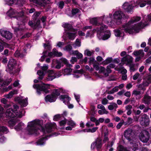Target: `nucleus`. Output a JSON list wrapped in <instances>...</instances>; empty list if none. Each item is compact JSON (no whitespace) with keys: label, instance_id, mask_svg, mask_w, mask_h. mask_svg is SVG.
<instances>
[{"label":"nucleus","instance_id":"nucleus-25","mask_svg":"<svg viewBox=\"0 0 151 151\" xmlns=\"http://www.w3.org/2000/svg\"><path fill=\"white\" fill-rule=\"evenodd\" d=\"M112 68H114L115 70L118 71L119 73H120L122 75L126 74L127 70L124 68L122 67H110Z\"/></svg>","mask_w":151,"mask_h":151},{"label":"nucleus","instance_id":"nucleus-27","mask_svg":"<svg viewBox=\"0 0 151 151\" xmlns=\"http://www.w3.org/2000/svg\"><path fill=\"white\" fill-rule=\"evenodd\" d=\"M142 101L145 104L149 105L150 101H151V97L148 94H146L145 95Z\"/></svg>","mask_w":151,"mask_h":151},{"label":"nucleus","instance_id":"nucleus-31","mask_svg":"<svg viewBox=\"0 0 151 151\" xmlns=\"http://www.w3.org/2000/svg\"><path fill=\"white\" fill-rule=\"evenodd\" d=\"M73 72L75 73L73 75V77L75 78H78L80 76V74L83 72V70L81 69L74 71Z\"/></svg>","mask_w":151,"mask_h":151},{"label":"nucleus","instance_id":"nucleus-13","mask_svg":"<svg viewBox=\"0 0 151 151\" xmlns=\"http://www.w3.org/2000/svg\"><path fill=\"white\" fill-rule=\"evenodd\" d=\"M150 83H151V76H149L144 78L143 83L141 84L138 85L137 87L142 90H145V87L148 86Z\"/></svg>","mask_w":151,"mask_h":151},{"label":"nucleus","instance_id":"nucleus-19","mask_svg":"<svg viewBox=\"0 0 151 151\" xmlns=\"http://www.w3.org/2000/svg\"><path fill=\"white\" fill-rule=\"evenodd\" d=\"M134 135V133L132 129H128L124 132V137L129 140H131Z\"/></svg>","mask_w":151,"mask_h":151},{"label":"nucleus","instance_id":"nucleus-40","mask_svg":"<svg viewBox=\"0 0 151 151\" xmlns=\"http://www.w3.org/2000/svg\"><path fill=\"white\" fill-rule=\"evenodd\" d=\"M98 127H93L92 129H84L83 131L84 132H91L93 133L95 132L96 130L98 129Z\"/></svg>","mask_w":151,"mask_h":151},{"label":"nucleus","instance_id":"nucleus-35","mask_svg":"<svg viewBox=\"0 0 151 151\" xmlns=\"http://www.w3.org/2000/svg\"><path fill=\"white\" fill-rule=\"evenodd\" d=\"M133 54L135 56H139L141 57H143L144 55L143 50H141L135 51L133 52Z\"/></svg>","mask_w":151,"mask_h":151},{"label":"nucleus","instance_id":"nucleus-58","mask_svg":"<svg viewBox=\"0 0 151 151\" xmlns=\"http://www.w3.org/2000/svg\"><path fill=\"white\" fill-rule=\"evenodd\" d=\"M14 67H7L6 69V71L7 72L9 73H13V72L11 71V69L13 70Z\"/></svg>","mask_w":151,"mask_h":151},{"label":"nucleus","instance_id":"nucleus-61","mask_svg":"<svg viewBox=\"0 0 151 151\" xmlns=\"http://www.w3.org/2000/svg\"><path fill=\"white\" fill-rule=\"evenodd\" d=\"M40 14V12H36L34 13L33 15L32 16L33 18L34 19L36 20L37 17Z\"/></svg>","mask_w":151,"mask_h":151},{"label":"nucleus","instance_id":"nucleus-55","mask_svg":"<svg viewBox=\"0 0 151 151\" xmlns=\"http://www.w3.org/2000/svg\"><path fill=\"white\" fill-rule=\"evenodd\" d=\"M61 61L65 65L68 66L70 65L69 64V62L68 60L65 58H62L61 59Z\"/></svg>","mask_w":151,"mask_h":151},{"label":"nucleus","instance_id":"nucleus-34","mask_svg":"<svg viewBox=\"0 0 151 151\" xmlns=\"http://www.w3.org/2000/svg\"><path fill=\"white\" fill-rule=\"evenodd\" d=\"M70 54L76 55L78 58H81L83 57L82 54L80 53L78 50L72 51V53L70 52Z\"/></svg>","mask_w":151,"mask_h":151},{"label":"nucleus","instance_id":"nucleus-15","mask_svg":"<svg viewBox=\"0 0 151 151\" xmlns=\"http://www.w3.org/2000/svg\"><path fill=\"white\" fill-rule=\"evenodd\" d=\"M101 142V140L100 139H96L92 143L91 146V149L93 150L95 149L96 148L98 151L102 147Z\"/></svg>","mask_w":151,"mask_h":151},{"label":"nucleus","instance_id":"nucleus-49","mask_svg":"<svg viewBox=\"0 0 151 151\" xmlns=\"http://www.w3.org/2000/svg\"><path fill=\"white\" fill-rule=\"evenodd\" d=\"M81 45L80 40L79 39H77L76 40L75 43L73 45V46L74 47H80Z\"/></svg>","mask_w":151,"mask_h":151},{"label":"nucleus","instance_id":"nucleus-41","mask_svg":"<svg viewBox=\"0 0 151 151\" xmlns=\"http://www.w3.org/2000/svg\"><path fill=\"white\" fill-rule=\"evenodd\" d=\"M94 53V51L93 50L90 51L88 49L86 50L84 52V54L88 56H91Z\"/></svg>","mask_w":151,"mask_h":151},{"label":"nucleus","instance_id":"nucleus-5","mask_svg":"<svg viewBox=\"0 0 151 151\" xmlns=\"http://www.w3.org/2000/svg\"><path fill=\"white\" fill-rule=\"evenodd\" d=\"M14 110L12 109H9L7 110L6 113V116L8 118L17 117L21 118L23 116L24 111L23 109L18 111L19 107L16 105L13 106Z\"/></svg>","mask_w":151,"mask_h":151},{"label":"nucleus","instance_id":"nucleus-60","mask_svg":"<svg viewBox=\"0 0 151 151\" xmlns=\"http://www.w3.org/2000/svg\"><path fill=\"white\" fill-rule=\"evenodd\" d=\"M12 79L11 78L9 79L8 80H6V81H4L3 83V85L4 86H7L9 83L11 82Z\"/></svg>","mask_w":151,"mask_h":151},{"label":"nucleus","instance_id":"nucleus-2","mask_svg":"<svg viewBox=\"0 0 151 151\" xmlns=\"http://www.w3.org/2000/svg\"><path fill=\"white\" fill-rule=\"evenodd\" d=\"M140 19V17H134L125 24L115 29L114 31L115 35L117 37H122L124 35V32L129 34L138 32L139 30L147 25L150 21H151V14L145 15L140 23L137 24H134V23L139 21Z\"/></svg>","mask_w":151,"mask_h":151},{"label":"nucleus","instance_id":"nucleus-11","mask_svg":"<svg viewBox=\"0 0 151 151\" xmlns=\"http://www.w3.org/2000/svg\"><path fill=\"white\" fill-rule=\"evenodd\" d=\"M133 58L129 55H127L122 58L120 64L123 65L124 64L127 65H132Z\"/></svg>","mask_w":151,"mask_h":151},{"label":"nucleus","instance_id":"nucleus-36","mask_svg":"<svg viewBox=\"0 0 151 151\" xmlns=\"http://www.w3.org/2000/svg\"><path fill=\"white\" fill-rule=\"evenodd\" d=\"M63 27L65 28V30L66 31L67 30H69V31H71L72 29V27L71 25L68 23H65L63 24Z\"/></svg>","mask_w":151,"mask_h":151},{"label":"nucleus","instance_id":"nucleus-4","mask_svg":"<svg viewBox=\"0 0 151 151\" xmlns=\"http://www.w3.org/2000/svg\"><path fill=\"white\" fill-rule=\"evenodd\" d=\"M35 69H40L37 71V73L39 77L38 79L42 80L46 73H47V76L46 78L47 81H52L56 78V73L53 70H47V67H38Z\"/></svg>","mask_w":151,"mask_h":151},{"label":"nucleus","instance_id":"nucleus-8","mask_svg":"<svg viewBox=\"0 0 151 151\" xmlns=\"http://www.w3.org/2000/svg\"><path fill=\"white\" fill-rule=\"evenodd\" d=\"M137 6L135 2L134 1L131 2H126L122 6V8L128 13L132 14L133 12V9Z\"/></svg>","mask_w":151,"mask_h":151},{"label":"nucleus","instance_id":"nucleus-48","mask_svg":"<svg viewBox=\"0 0 151 151\" xmlns=\"http://www.w3.org/2000/svg\"><path fill=\"white\" fill-rule=\"evenodd\" d=\"M108 113V111L106 109H104V110H100L98 111V113L100 115H102L104 114H107Z\"/></svg>","mask_w":151,"mask_h":151},{"label":"nucleus","instance_id":"nucleus-57","mask_svg":"<svg viewBox=\"0 0 151 151\" xmlns=\"http://www.w3.org/2000/svg\"><path fill=\"white\" fill-rule=\"evenodd\" d=\"M16 0H5L7 4L9 5L13 4Z\"/></svg>","mask_w":151,"mask_h":151},{"label":"nucleus","instance_id":"nucleus-38","mask_svg":"<svg viewBox=\"0 0 151 151\" xmlns=\"http://www.w3.org/2000/svg\"><path fill=\"white\" fill-rule=\"evenodd\" d=\"M118 107L117 104L115 103H112L108 106V109L109 110H112L114 109H116Z\"/></svg>","mask_w":151,"mask_h":151},{"label":"nucleus","instance_id":"nucleus-1","mask_svg":"<svg viewBox=\"0 0 151 151\" xmlns=\"http://www.w3.org/2000/svg\"><path fill=\"white\" fill-rule=\"evenodd\" d=\"M24 127V124L20 122L14 127L16 131H22L20 135L22 137L24 138L26 137L28 135L37 136L40 134V131L49 133L56 128V125L54 122L48 123L45 125L44 128L43 127V121L36 119L29 122L27 129L22 130Z\"/></svg>","mask_w":151,"mask_h":151},{"label":"nucleus","instance_id":"nucleus-39","mask_svg":"<svg viewBox=\"0 0 151 151\" xmlns=\"http://www.w3.org/2000/svg\"><path fill=\"white\" fill-rule=\"evenodd\" d=\"M112 59L111 57H109L107 58L105 60L102 62L103 65H107L112 61Z\"/></svg>","mask_w":151,"mask_h":151},{"label":"nucleus","instance_id":"nucleus-12","mask_svg":"<svg viewBox=\"0 0 151 151\" xmlns=\"http://www.w3.org/2000/svg\"><path fill=\"white\" fill-rule=\"evenodd\" d=\"M27 99V98L23 99V97L21 96L16 97L14 98L15 101L18 102L22 107H25L28 105Z\"/></svg>","mask_w":151,"mask_h":151},{"label":"nucleus","instance_id":"nucleus-16","mask_svg":"<svg viewBox=\"0 0 151 151\" xmlns=\"http://www.w3.org/2000/svg\"><path fill=\"white\" fill-rule=\"evenodd\" d=\"M77 33L75 29H72L71 31H70L68 32H66L64 33V35L63 36V38L64 40H66V37L65 35L67 34L69 38L71 40H73L76 37V35Z\"/></svg>","mask_w":151,"mask_h":151},{"label":"nucleus","instance_id":"nucleus-53","mask_svg":"<svg viewBox=\"0 0 151 151\" xmlns=\"http://www.w3.org/2000/svg\"><path fill=\"white\" fill-rule=\"evenodd\" d=\"M131 146L132 147V150L134 151H135L137 148V145L135 143H131Z\"/></svg>","mask_w":151,"mask_h":151},{"label":"nucleus","instance_id":"nucleus-64","mask_svg":"<svg viewBox=\"0 0 151 151\" xmlns=\"http://www.w3.org/2000/svg\"><path fill=\"white\" fill-rule=\"evenodd\" d=\"M119 149L118 151H127L126 149L124 148L122 145H119Z\"/></svg>","mask_w":151,"mask_h":151},{"label":"nucleus","instance_id":"nucleus-33","mask_svg":"<svg viewBox=\"0 0 151 151\" xmlns=\"http://www.w3.org/2000/svg\"><path fill=\"white\" fill-rule=\"evenodd\" d=\"M67 122L68 120L66 119H65L59 122V126L61 127V129L64 128L66 124L67 123Z\"/></svg>","mask_w":151,"mask_h":151},{"label":"nucleus","instance_id":"nucleus-6","mask_svg":"<svg viewBox=\"0 0 151 151\" xmlns=\"http://www.w3.org/2000/svg\"><path fill=\"white\" fill-rule=\"evenodd\" d=\"M112 16L111 14H109V16H107L108 17H110L109 23L110 22L112 25H115L120 24L122 23V18L124 17L125 15L122 11H118L114 13L113 15V18L111 19V17Z\"/></svg>","mask_w":151,"mask_h":151},{"label":"nucleus","instance_id":"nucleus-42","mask_svg":"<svg viewBox=\"0 0 151 151\" xmlns=\"http://www.w3.org/2000/svg\"><path fill=\"white\" fill-rule=\"evenodd\" d=\"M96 32V31L94 30V29L93 30H90L89 31H88L86 34V37H92L93 36V34L94 32Z\"/></svg>","mask_w":151,"mask_h":151},{"label":"nucleus","instance_id":"nucleus-26","mask_svg":"<svg viewBox=\"0 0 151 151\" xmlns=\"http://www.w3.org/2000/svg\"><path fill=\"white\" fill-rule=\"evenodd\" d=\"M47 139L46 137H42L36 142L35 144L37 145H43L45 144V141Z\"/></svg>","mask_w":151,"mask_h":151},{"label":"nucleus","instance_id":"nucleus-62","mask_svg":"<svg viewBox=\"0 0 151 151\" xmlns=\"http://www.w3.org/2000/svg\"><path fill=\"white\" fill-rule=\"evenodd\" d=\"M64 5V3L63 1H61L58 2V6L60 9H62Z\"/></svg>","mask_w":151,"mask_h":151},{"label":"nucleus","instance_id":"nucleus-14","mask_svg":"<svg viewBox=\"0 0 151 151\" xmlns=\"http://www.w3.org/2000/svg\"><path fill=\"white\" fill-rule=\"evenodd\" d=\"M149 134L148 132L145 130L141 132L139 135V139L143 142H147L149 139Z\"/></svg>","mask_w":151,"mask_h":151},{"label":"nucleus","instance_id":"nucleus-20","mask_svg":"<svg viewBox=\"0 0 151 151\" xmlns=\"http://www.w3.org/2000/svg\"><path fill=\"white\" fill-rule=\"evenodd\" d=\"M135 4L141 7L145 6L146 4L151 5V0H137Z\"/></svg>","mask_w":151,"mask_h":151},{"label":"nucleus","instance_id":"nucleus-9","mask_svg":"<svg viewBox=\"0 0 151 151\" xmlns=\"http://www.w3.org/2000/svg\"><path fill=\"white\" fill-rule=\"evenodd\" d=\"M33 87L34 88L37 90V93L38 94H40L41 92L43 91L45 93H47L48 92L47 90L50 88V85L49 84H45L44 83H42V85L40 86L39 84H34Z\"/></svg>","mask_w":151,"mask_h":151},{"label":"nucleus","instance_id":"nucleus-37","mask_svg":"<svg viewBox=\"0 0 151 151\" xmlns=\"http://www.w3.org/2000/svg\"><path fill=\"white\" fill-rule=\"evenodd\" d=\"M17 65V61L15 60L12 59L9 60L8 66L10 65H11V66H14Z\"/></svg>","mask_w":151,"mask_h":151},{"label":"nucleus","instance_id":"nucleus-28","mask_svg":"<svg viewBox=\"0 0 151 151\" xmlns=\"http://www.w3.org/2000/svg\"><path fill=\"white\" fill-rule=\"evenodd\" d=\"M18 91V90H13L9 92L8 94L4 95V96L7 99H10L14 95L17 94Z\"/></svg>","mask_w":151,"mask_h":151},{"label":"nucleus","instance_id":"nucleus-23","mask_svg":"<svg viewBox=\"0 0 151 151\" xmlns=\"http://www.w3.org/2000/svg\"><path fill=\"white\" fill-rule=\"evenodd\" d=\"M56 96L52 93L50 95H47L45 98V100L47 102H55L56 99Z\"/></svg>","mask_w":151,"mask_h":151},{"label":"nucleus","instance_id":"nucleus-3","mask_svg":"<svg viewBox=\"0 0 151 151\" xmlns=\"http://www.w3.org/2000/svg\"><path fill=\"white\" fill-rule=\"evenodd\" d=\"M110 19V17L102 16L100 17L94 18L90 19V22L91 24L98 26L94 29V30L96 31L97 36L99 39L105 40L110 37V32L108 30L106 31L107 28V26L101 22L102 21H104L108 24Z\"/></svg>","mask_w":151,"mask_h":151},{"label":"nucleus","instance_id":"nucleus-30","mask_svg":"<svg viewBox=\"0 0 151 151\" xmlns=\"http://www.w3.org/2000/svg\"><path fill=\"white\" fill-rule=\"evenodd\" d=\"M65 91L61 88H60L58 89H55L53 91L52 93L54 95H55L57 96L60 95L61 93H65Z\"/></svg>","mask_w":151,"mask_h":151},{"label":"nucleus","instance_id":"nucleus-47","mask_svg":"<svg viewBox=\"0 0 151 151\" xmlns=\"http://www.w3.org/2000/svg\"><path fill=\"white\" fill-rule=\"evenodd\" d=\"M72 49V46L70 45H68L66 46L65 47L63 48V49L64 50L69 52L70 54V52L72 53V51H71Z\"/></svg>","mask_w":151,"mask_h":151},{"label":"nucleus","instance_id":"nucleus-63","mask_svg":"<svg viewBox=\"0 0 151 151\" xmlns=\"http://www.w3.org/2000/svg\"><path fill=\"white\" fill-rule=\"evenodd\" d=\"M140 76L139 74L138 73H136L133 76V79L134 80H136Z\"/></svg>","mask_w":151,"mask_h":151},{"label":"nucleus","instance_id":"nucleus-21","mask_svg":"<svg viewBox=\"0 0 151 151\" xmlns=\"http://www.w3.org/2000/svg\"><path fill=\"white\" fill-rule=\"evenodd\" d=\"M0 33L2 36L6 39L10 40L12 37V34L9 31L6 30H1L0 31Z\"/></svg>","mask_w":151,"mask_h":151},{"label":"nucleus","instance_id":"nucleus-54","mask_svg":"<svg viewBox=\"0 0 151 151\" xmlns=\"http://www.w3.org/2000/svg\"><path fill=\"white\" fill-rule=\"evenodd\" d=\"M119 90L118 88L117 87H115L113 89L109 91L108 93L109 94H113L114 92L117 91Z\"/></svg>","mask_w":151,"mask_h":151},{"label":"nucleus","instance_id":"nucleus-46","mask_svg":"<svg viewBox=\"0 0 151 151\" xmlns=\"http://www.w3.org/2000/svg\"><path fill=\"white\" fill-rule=\"evenodd\" d=\"M47 51H45L43 52V55L42 56L41 58L40 59V60L41 61H43L45 58L47 57Z\"/></svg>","mask_w":151,"mask_h":151},{"label":"nucleus","instance_id":"nucleus-18","mask_svg":"<svg viewBox=\"0 0 151 151\" xmlns=\"http://www.w3.org/2000/svg\"><path fill=\"white\" fill-rule=\"evenodd\" d=\"M30 2L35 4L36 5H39L42 6H45L47 4H49L50 1L49 0H41L39 1L38 0H29Z\"/></svg>","mask_w":151,"mask_h":151},{"label":"nucleus","instance_id":"nucleus-22","mask_svg":"<svg viewBox=\"0 0 151 151\" xmlns=\"http://www.w3.org/2000/svg\"><path fill=\"white\" fill-rule=\"evenodd\" d=\"M47 56H50V57H54L56 56L58 57H60L62 55V54L61 52H58L56 50V49H53L52 52H47Z\"/></svg>","mask_w":151,"mask_h":151},{"label":"nucleus","instance_id":"nucleus-45","mask_svg":"<svg viewBox=\"0 0 151 151\" xmlns=\"http://www.w3.org/2000/svg\"><path fill=\"white\" fill-rule=\"evenodd\" d=\"M67 124L68 125L71 127L73 128L75 127L76 126V123L72 120L68 121Z\"/></svg>","mask_w":151,"mask_h":151},{"label":"nucleus","instance_id":"nucleus-50","mask_svg":"<svg viewBox=\"0 0 151 151\" xmlns=\"http://www.w3.org/2000/svg\"><path fill=\"white\" fill-rule=\"evenodd\" d=\"M44 46L45 49L48 50H50L52 48L51 45L49 43L44 44Z\"/></svg>","mask_w":151,"mask_h":151},{"label":"nucleus","instance_id":"nucleus-24","mask_svg":"<svg viewBox=\"0 0 151 151\" xmlns=\"http://www.w3.org/2000/svg\"><path fill=\"white\" fill-rule=\"evenodd\" d=\"M60 99L66 105H68L69 103L70 98L66 95H62L60 97Z\"/></svg>","mask_w":151,"mask_h":151},{"label":"nucleus","instance_id":"nucleus-17","mask_svg":"<svg viewBox=\"0 0 151 151\" xmlns=\"http://www.w3.org/2000/svg\"><path fill=\"white\" fill-rule=\"evenodd\" d=\"M140 122L142 126H146L148 125L149 122L148 116L145 114L142 115L140 119Z\"/></svg>","mask_w":151,"mask_h":151},{"label":"nucleus","instance_id":"nucleus-59","mask_svg":"<svg viewBox=\"0 0 151 151\" xmlns=\"http://www.w3.org/2000/svg\"><path fill=\"white\" fill-rule=\"evenodd\" d=\"M80 10L77 8L73 9L72 10V14L73 15H75L77 13L79 12Z\"/></svg>","mask_w":151,"mask_h":151},{"label":"nucleus","instance_id":"nucleus-56","mask_svg":"<svg viewBox=\"0 0 151 151\" xmlns=\"http://www.w3.org/2000/svg\"><path fill=\"white\" fill-rule=\"evenodd\" d=\"M124 121L123 120H122L117 125V129H119L121 127L122 125L124 124Z\"/></svg>","mask_w":151,"mask_h":151},{"label":"nucleus","instance_id":"nucleus-51","mask_svg":"<svg viewBox=\"0 0 151 151\" xmlns=\"http://www.w3.org/2000/svg\"><path fill=\"white\" fill-rule=\"evenodd\" d=\"M62 116V115L58 114L55 115L53 117V120L55 121H58Z\"/></svg>","mask_w":151,"mask_h":151},{"label":"nucleus","instance_id":"nucleus-29","mask_svg":"<svg viewBox=\"0 0 151 151\" xmlns=\"http://www.w3.org/2000/svg\"><path fill=\"white\" fill-rule=\"evenodd\" d=\"M72 71V70L70 67H68L62 70L61 72L63 73V74L64 75H70Z\"/></svg>","mask_w":151,"mask_h":151},{"label":"nucleus","instance_id":"nucleus-52","mask_svg":"<svg viewBox=\"0 0 151 151\" xmlns=\"http://www.w3.org/2000/svg\"><path fill=\"white\" fill-rule=\"evenodd\" d=\"M141 94V92L140 90L135 89L133 91L132 94L135 96L139 95Z\"/></svg>","mask_w":151,"mask_h":151},{"label":"nucleus","instance_id":"nucleus-44","mask_svg":"<svg viewBox=\"0 0 151 151\" xmlns=\"http://www.w3.org/2000/svg\"><path fill=\"white\" fill-rule=\"evenodd\" d=\"M8 132V129L6 127L4 126L0 127V132L6 133Z\"/></svg>","mask_w":151,"mask_h":151},{"label":"nucleus","instance_id":"nucleus-10","mask_svg":"<svg viewBox=\"0 0 151 151\" xmlns=\"http://www.w3.org/2000/svg\"><path fill=\"white\" fill-rule=\"evenodd\" d=\"M94 68L98 71L99 73H102L106 77L109 76V74L111 72L110 68L107 67L106 68L104 67H94Z\"/></svg>","mask_w":151,"mask_h":151},{"label":"nucleus","instance_id":"nucleus-7","mask_svg":"<svg viewBox=\"0 0 151 151\" xmlns=\"http://www.w3.org/2000/svg\"><path fill=\"white\" fill-rule=\"evenodd\" d=\"M7 14L9 16L13 17H17L16 20L18 19H22L24 17V12L21 11L18 12L17 10L10 8L7 12Z\"/></svg>","mask_w":151,"mask_h":151},{"label":"nucleus","instance_id":"nucleus-32","mask_svg":"<svg viewBox=\"0 0 151 151\" xmlns=\"http://www.w3.org/2000/svg\"><path fill=\"white\" fill-rule=\"evenodd\" d=\"M17 122V120L16 119H13L10 120L9 122V126L12 128L15 125Z\"/></svg>","mask_w":151,"mask_h":151},{"label":"nucleus","instance_id":"nucleus-43","mask_svg":"<svg viewBox=\"0 0 151 151\" xmlns=\"http://www.w3.org/2000/svg\"><path fill=\"white\" fill-rule=\"evenodd\" d=\"M1 103L5 104L4 107L5 108H8L10 106V105L7 104V100L5 98H3L1 100Z\"/></svg>","mask_w":151,"mask_h":151}]
</instances>
